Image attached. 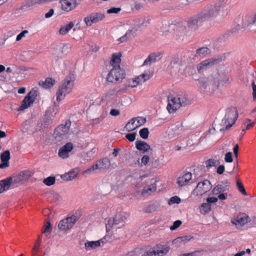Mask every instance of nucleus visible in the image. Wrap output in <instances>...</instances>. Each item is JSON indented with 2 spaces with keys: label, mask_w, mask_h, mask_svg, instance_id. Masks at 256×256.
I'll return each instance as SVG.
<instances>
[{
  "label": "nucleus",
  "mask_w": 256,
  "mask_h": 256,
  "mask_svg": "<svg viewBox=\"0 0 256 256\" xmlns=\"http://www.w3.org/2000/svg\"><path fill=\"white\" fill-rule=\"evenodd\" d=\"M149 160H150V158L148 156H146V155L144 156L141 159V161H142L141 166H142V164L144 166H146Z\"/></svg>",
  "instance_id": "69168bd1"
},
{
  "label": "nucleus",
  "mask_w": 256,
  "mask_h": 256,
  "mask_svg": "<svg viewBox=\"0 0 256 256\" xmlns=\"http://www.w3.org/2000/svg\"><path fill=\"white\" fill-rule=\"evenodd\" d=\"M250 218L245 214H240L232 219V222L237 226H242L248 222Z\"/></svg>",
  "instance_id": "f3484780"
},
{
  "label": "nucleus",
  "mask_w": 256,
  "mask_h": 256,
  "mask_svg": "<svg viewBox=\"0 0 256 256\" xmlns=\"http://www.w3.org/2000/svg\"><path fill=\"white\" fill-rule=\"evenodd\" d=\"M100 170H104L108 168L110 165V161L107 158H104L98 162Z\"/></svg>",
  "instance_id": "c9c22d12"
},
{
  "label": "nucleus",
  "mask_w": 256,
  "mask_h": 256,
  "mask_svg": "<svg viewBox=\"0 0 256 256\" xmlns=\"http://www.w3.org/2000/svg\"><path fill=\"white\" fill-rule=\"evenodd\" d=\"M55 80L50 78H47L44 81H40L39 84L44 88H47L52 87L54 84Z\"/></svg>",
  "instance_id": "c756f323"
},
{
  "label": "nucleus",
  "mask_w": 256,
  "mask_h": 256,
  "mask_svg": "<svg viewBox=\"0 0 256 256\" xmlns=\"http://www.w3.org/2000/svg\"><path fill=\"white\" fill-rule=\"evenodd\" d=\"M28 32L27 30H24L22 31L21 32H20L16 36V40L19 41L22 38L25 36V35L27 34H28Z\"/></svg>",
  "instance_id": "052dcab7"
},
{
  "label": "nucleus",
  "mask_w": 256,
  "mask_h": 256,
  "mask_svg": "<svg viewBox=\"0 0 256 256\" xmlns=\"http://www.w3.org/2000/svg\"><path fill=\"white\" fill-rule=\"evenodd\" d=\"M140 136L143 139H146L148 137L149 130L148 128H144L140 130L139 132Z\"/></svg>",
  "instance_id": "a18cd8bd"
},
{
  "label": "nucleus",
  "mask_w": 256,
  "mask_h": 256,
  "mask_svg": "<svg viewBox=\"0 0 256 256\" xmlns=\"http://www.w3.org/2000/svg\"><path fill=\"white\" fill-rule=\"evenodd\" d=\"M252 96L254 101H256V84L253 80L252 82Z\"/></svg>",
  "instance_id": "4d7b16f0"
},
{
  "label": "nucleus",
  "mask_w": 256,
  "mask_h": 256,
  "mask_svg": "<svg viewBox=\"0 0 256 256\" xmlns=\"http://www.w3.org/2000/svg\"><path fill=\"white\" fill-rule=\"evenodd\" d=\"M192 238V237L190 236H180V238L178 240H180L182 243L184 244L190 241Z\"/></svg>",
  "instance_id": "e2e57ef3"
},
{
  "label": "nucleus",
  "mask_w": 256,
  "mask_h": 256,
  "mask_svg": "<svg viewBox=\"0 0 256 256\" xmlns=\"http://www.w3.org/2000/svg\"><path fill=\"white\" fill-rule=\"evenodd\" d=\"M125 75L124 70L120 68V66H114L108 72L106 78L108 82L116 83L120 80L124 78Z\"/></svg>",
  "instance_id": "6e6552de"
},
{
  "label": "nucleus",
  "mask_w": 256,
  "mask_h": 256,
  "mask_svg": "<svg viewBox=\"0 0 256 256\" xmlns=\"http://www.w3.org/2000/svg\"><path fill=\"white\" fill-rule=\"evenodd\" d=\"M121 54L120 53L114 54L112 55V60L110 64L113 67L114 66H120V63L121 61L120 60Z\"/></svg>",
  "instance_id": "72a5a7b5"
},
{
  "label": "nucleus",
  "mask_w": 256,
  "mask_h": 256,
  "mask_svg": "<svg viewBox=\"0 0 256 256\" xmlns=\"http://www.w3.org/2000/svg\"><path fill=\"white\" fill-rule=\"evenodd\" d=\"M178 100V96H170L168 97V104L166 108L170 113H172L180 108Z\"/></svg>",
  "instance_id": "2eb2a0df"
},
{
  "label": "nucleus",
  "mask_w": 256,
  "mask_h": 256,
  "mask_svg": "<svg viewBox=\"0 0 256 256\" xmlns=\"http://www.w3.org/2000/svg\"><path fill=\"white\" fill-rule=\"evenodd\" d=\"M228 0H216L208 4L202 10L207 20L216 17L223 12L228 6Z\"/></svg>",
  "instance_id": "f257e3e1"
},
{
  "label": "nucleus",
  "mask_w": 256,
  "mask_h": 256,
  "mask_svg": "<svg viewBox=\"0 0 256 256\" xmlns=\"http://www.w3.org/2000/svg\"><path fill=\"white\" fill-rule=\"evenodd\" d=\"M192 179V174L190 172H186L184 174L180 176L177 180V184L180 186H182Z\"/></svg>",
  "instance_id": "a878e982"
},
{
  "label": "nucleus",
  "mask_w": 256,
  "mask_h": 256,
  "mask_svg": "<svg viewBox=\"0 0 256 256\" xmlns=\"http://www.w3.org/2000/svg\"><path fill=\"white\" fill-rule=\"evenodd\" d=\"M72 46L70 44H62L60 47L61 52L66 54L69 52Z\"/></svg>",
  "instance_id": "49530a36"
},
{
  "label": "nucleus",
  "mask_w": 256,
  "mask_h": 256,
  "mask_svg": "<svg viewBox=\"0 0 256 256\" xmlns=\"http://www.w3.org/2000/svg\"><path fill=\"white\" fill-rule=\"evenodd\" d=\"M56 182V178L54 176H48L45 178L43 182L48 186H51L53 185Z\"/></svg>",
  "instance_id": "c03bdc74"
},
{
  "label": "nucleus",
  "mask_w": 256,
  "mask_h": 256,
  "mask_svg": "<svg viewBox=\"0 0 256 256\" xmlns=\"http://www.w3.org/2000/svg\"><path fill=\"white\" fill-rule=\"evenodd\" d=\"M156 252L154 248H150L147 251L144 252L142 250V256H156Z\"/></svg>",
  "instance_id": "09e8293b"
},
{
  "label": "nucleus",
  "mask_w": 256,
  "mask_h": 256,
  "mask_svg": "<svg viewBox=\"0 0 256 256\" xmlns=\"http://www.w3.org/2000/svg\"><path fill=\"white\" fill-rule=\"evenodd\" d=\"M211 210V204L208 203H203L200 208V212L203 214H206Z\"/></svg>",
  "instance_id": "4c0bfd02"
},
{
  "label": "nucleus",
  "mask_w": 256,
  "mask_h": 256,
  "mask_svg": "<svg viewBox=\"0 0 256 256\" xmlns=\"http://www.w3.org/2000/svg\"><path fill=\"white\" fill-rule=\"evenodd\" d=\"M58 104H56L54 103L53 106L50 108L49 110L46 112V114L48 116H51L52 117H54L58 112Z\"/></svg>",
  "instance_id": "58836bf2"
},
{
  "label": "nucleus",
  "mask_w": 256,
  "mask_h": 256,
  "mask_svg": "<svg viewBox=\"0 0 256 256\" xmlns=\"http://www.w3.org/2000/svg\"><path fill=\"white\" fill-rule=\"evenodd\" d=\"M225 56H218L216 57L206 59L198 65L197 70L199 73L202 72L214 64L222 62Z\"/></svg>",
  "instance_id": "423d86ee"
},
{
  "label": "nucleus",
  "mask_w": 256,
  "mask_h": 256,
  "mask_svg": "<svg viewBox=\"0 0 256 256\" xmlns=\"http://www.w3.org/2000/svg\"><path fill=\"white\" fill-rule=\"evenodd\" d=\"M236 185L240 192L244 195H246V191L244 189V186L240 180L236 182Z\"/></svg>",
  "instance_id": "8fccbe9b"
},
{
  "label": "nucleus",
  "mask_w": 256,
  "mask_h": 256,
  "mask_svg": "<svg viewBox=\"0 0 256 256\" xmlns=\"http://www.w3.org/2000/svg\"><path fill=\"white\" fill-rule=\"evenodd\" d=\"M98 169L100 170V168L98 166V162H97L96 164H93L90 168H88V169H87L86 170L84 171V174H88V173L90 172H91L94 171V170H98Z\"/></svg>",
  "instance_id": "603ef678"
},
{
  "label": "nucleus",
  "mask_w": 256,
  "mask_h": 256,
  "mask_svg": "<svg viewBox=\"0 0 256 256\" xmlns=\"http://www.w3.org/2000/svg\"><path fill=\"white\" fill-rule=\"evenodd\" d=\"M136 133H130L126 134V138L130 142H133L136 138Z\"/></svg>",
  "instance_id": "bf43d9fd"
},
{
  "label": "nucleus",
  "mask_w": 256,
  "mask_h": 256,
  "mask_svg": "<svg viewBox=\"0 0 256 256\" xmlns=\"http://www.w3.org/2000/svg\"><path fill=\"white\" fill-rule=\"evenodd\" d=\"M70 122L66 120L64 124H61L56 128L54 132L55 138L60 141L69 132Z\"/></svg>",
  "instance_id": "f8f14e48"
},
{
  "label": "nucleus",
  "mask_w": 256,
  "mask_h": 256,
  "mask_svg": "<svg viewBox=\"0 0 256 256\" xmlns=\"http://www.w3.org/2000/svg\"><path fill=\"white\" fill-rule=\"evenodd\" d=\"M78 220V216L75 215L68 216L59 222L58 226V228L62 231L70 230L73 227Z\"/></svg>",
  "instance_id": "9d476101"
},
{
  "label": "nucleus",
  "mask_w": 256,
  "mask_h": 256,
  "mask_svg": "<svg viewBox=\"0 0 256 256\" xmlns=\"http://www.w3.org/2000/svg\"><path fill=\"white\" fill-rule=\"evenodd\" d=\"M2 162H8L10 159V152L8 150H5L0 156Z\"/></svg>",
  "instance_id": "37998d69"
},
{
  "label": "nucleus",
  "mask_w": 256,
  "mask_h": 256,
  "mask_svg": "<svg viewBox=\"0 0 256 256\" xmlns=\"http://www.w3.org/2000/svg\"><path fill=\"white\" fill-rule=\"evenodd\" d=\"M75 80L74 75L72 74H70L67 76L64 82L62 83L58 90L56 94V100L60 101L66 96L70 93L74 86V81Z\"/></svg>",
  "instance_id": "7ed1b4c3"
},
{
  "label": "nucleus",
  "mask_w": 256,
  "mask_h": 256,
  "mask_svg": "<svg viewBox=\"0 0 256 256\" xmlns=\"http://www.w3.org/2000/svg\"><path fill=\"white\" fill-rule=\"evenodd\" d=\"M42 241V238L41 236H39L38 237V240L36 242V244L34 246V247L32 248V256H36V254L39 246H40V242Z\"/></svg>",
  "instance_id": "79ce46f5"
},
{
  "label": "nucleus",
  "mask_w": 256,
  "mask_h": 256,
  "mask_svg": "<svg viewBox=\"0 0 256 256\" xmlns=\"http://www.w3.org/2000/svg\"><path fill=\"white\" fill-rule=\"evenodd\" d=\"M225 170V167L224 165H220L216 170V172L219 174H222L224 173Z\"/></svg>",
  "instance_id": "338daca9"
},
{
  "label": "nucleus",
  "mask_w": 256,
  "mask_h": 256,
  "mask_svg": "<svg viewBox=\"0 0 256 256\" xmlns=\"http://www.w3.org/2000/svg\"><path fill=\"white\" fill-rule=\"evenodd\" d=\"M238 112L235 107H229L226 110L225 114L220 124V132L228 130L235 124L238 118Z\"/></svg>",
  "instance_id": "f03ea898"
},
{
  "label": "nucleus",
  "mask_w": 256,
  "mask_h": 256,
  "mask_svg": "<svg viewBox=\"0 0 256 256\" xmlns=\"http://www.w3.org/2000/svg\"><path fill=\"white\" fill-rule=\"evenodd\" d=\"M146 122V118L143 117L134 118L126 124L125 128L128 132H131L142 126Z\"/></svg>",
  "instance_id": "ddd939ff"
},
{
  "label": "nucleus",
  "mask_w": 256,
  "mask_h": 256,
  "mask_svg": "<svg viewBox=\"0 0 256 256\" xmlns=\"http://www.w3.org/2000/svg\"><path fill=\"white\" fill-rule=\"evenodd\" d=\"M121 10L120 8H114L112 7L107 10V13L108 14H118Z\"/></svg>",
  "instance_id": "6e6d98bb"
},
{
  "label": "nucleus",
  "mask_w": 256,
  "mask_h": 256,
  "mask_svg": "<svg viewBox=\"0 0 256 256\" xmlns=\"http://www.w3.org/2000/svg\"><path fill=\"white\" fill-rule=\"evenodd\" d=\"M156 185L154 183H151L147 187L144 188L142 191V194H150V193L154 192L156 190Z\"/></svg>",
  "instance_id": "e433bc0d"
},
{
  "label": "nucleus",
  "mask_w": 256,
  "mask_h": 256,
  "mask_svg": "<svg viewBox=\"0 0 256 256\" xmlns=\"http://www.w3.org/2000/svg\"><path fill=\"white\" fill-rule=\"evenodd\" d=\"M226 185H224V184H218L216 186L214 189L212 190V192L214 194H220V192H223L225 190H226L227 188V186H228V182H226Z\"/></svg>",
  "instance_id": "c85d7f7f"
},
{
  "label": "nucleus",
  "mask_w": 256,
  "mask_h": 256,
  "mask_svg": "<svg viewBox=\"0 0 256 256\" xmlns=\"http://www.w3.org/2000/svg\"><path fill=\"white\" fill-rule=\"evenodd\" d=\"M136 147L138 150L142 151L143 152H145L150 149V146L148 144L140 140L136 142Z\"/></svg>",
  "instance_id": "cd10ccee"
},
{
  "label": "nucleus",
  "mask_w": 256,
  "mask_h": 256,
  "mask_svg": "<svg viewBox=\"0 0 256 256\" xmlns=\"http://www.w3.org/2000/svg\"><path fill=\"white\" fill-rule=\"evenodd\" d=\"M102 100L108 103L112 104L116 100V95L114 90H111L103 96Z\"/></svg>",
  "instance_id": "4be33fe9"
},
{
  "label": "nucleus",
  "mask_w": 256,
  "mask_h": 256,
  "mask_svg": "<svg viewBox=\"0 0 256 256\" xmlns=\"http://www.w3.org/2000/svg\"><path fill=\"white\" fill-rule=\"evenodd\" d=\"M106 18L104 12H92L84 18V21L86 24L89 26L93 24L98 23L103 20Z\"/></svg>",
  "instance_id": "9b49d317"
},
{
  "label": "nucleus",
  "mask_w": 256,
  "mask_h": 256,
  "mask_svg": "<svg viewBox=\"0 0 256 256\" xmlns=\"http://www.w3.org/2000/svg\"><path fill=\"white\" fill-rule=\"evenodd\" d=\"M74 26L73 22H71L68 24L62 26L59 30V33L60 34L64 35L66 34Z\"/></svg>",
  "instance_id": "2f4dec72"
},
{
  "label": "nucleus",
  "mask_w": 256,
  "mask_h": 256,
  "mask_svg": "<svg viewBox=\"0 0 256 256\" xmlns=\"http://www.w3.org/2000/svg\"><path fill=\"white\" fill-rule=\"evenodd\" d=\"M138 84V82L136 78H135L134 79H132L129 81V84L126 87L124 88H122L121 90H118V92H122L125 90H126L128 88H134L136 86H137Z\"/></svg>",
  "instance_id": "a19ab883"
},
{
  "label": "nucleus",
  "mask_w": 256,
  "mask_h": 256,
  "mask_svg": "<svg viewBox=\"0 0 256 256\" xmlns=\"http://www.w3.org/2000/svg\"><path fill=\"white\" fill-rule=\"evenodd\" d=\"M38 92L34 89H32L26 96L28 98H30L32 101L34 102L35 98L37 96Z\"/></svg>",
  "instance_id": "de8ad7c7"
},
{
  "label": "nucleus",
  "mask_w": 256,
  "mask_h": 256,
  "mask_svg": "<svg viewBox=\"0 0 256 256\" xmlns=\"http://www.w3.org/2000/svg\"><path fill=\"white\" fill-rule=\"evenodd\" d=\"M181 224H182V222L180 220H176L174 222L172 226L170 227V230H175L178 228L180 226Z\"/></svg>",
  "instance_id": "13d9d810"
},
{
  "label": "nucleus",
  "mask_w": 256,
  "mask_h": 256,
  "mask_svg": "<svg viewBox=\"0 0 256 256\" xmlns=\"http://www.w3.org/2000/svg\"><path fill=\"white\" fill-rule=\"evenodd\" d=\"M200 88L204 90L214 91L218 87V80L212 76L200 80Z\"/></svg>",
  "instance_id": "1a4fd4ad"
},
{
  "label": "nucleus",
  "mask_w": 256,
  "mask_h": 256,
  "mask_svg": "<svg viewBox=\"0 0 256 256\" xmlns=\"http://www.w3.org/2000/svg\"><path fill=\"white\" fill-rule=\"evenodd\" d=\"M206 20H207L201 11L188 21V26L192 30H196L202 22Z\"/></svg>",
  "instance_id": "4468645a"
},
{
  "label": "nucleus",
  "mask_w": 256,
  "mask_h": 256,
  "mask_svg": "<svg viewBox=\"0 0 256 256\" xmlns=\"http://www.w3.org/2000/svg\"><path fill=\"white\" fill-rule=\"evenodd\" d=\"M73 144L71 142H68L63 146L61 147L58 150V156L62 158H66L69 156L70 152L73 149Z\"/></svg>",
  "instance_id": "dca6fc26"
},
{
  "label": "nucleus",
  "mask_w": 256,
  "mask_h": 256,
  "mask_svg": "<svg viewBox=\"0 0 256 256\" xmlns=\"http://www.w3.org/2000/svg\"><path fill=\"white\" fill-rule=\"evenodd\" d=\"M220 164L219 160H215L212 158H210L206 162V168H210L212 166H216Z\"/></svg>",
  "instance_id": "ea45409f"
},
{
  "label": "nucleus",
  "mask_w": 256,
  "mask_h": 256,
  "mask_svg": "<svg viewBox=\"0 0 256 256\" xmlns=\"http://www.w3.org/2000/svg\"><path fill=\"white\" fill-rule=\"evenodd\" d=\"M26 173V172H23L20 173V174L16 176L14 178V182H20L24 181V174Z\"/></svg>",
  "instance_id": "3c124183"
},
{
  "label": "nucleus",
  "mask_w": 256,
  "mask_h": 256,
  "mask_svg": "<svg viewBox=\"0 0 256 256\" xmlns=\"http://www.w3.org/2000/svg\"><path fill=\"white\" fill-rule=\"evenodd\" d=\"M60 3L62 9L66 12L72 10L76 6L74 3L72 2V0H60Z\"/></svg>",
  "instance_id": "5701e85b"
},
{
  "label": "nucleus",
  "mask_w": 256,
  "mask_h": 256,
  "mask_svg": "<svg viewBox=\"0 0 256 256\" xmlns=\"http://www.w3.org/2000/svg\"><path fill=\"white\" fill-rule=\"evenodd\" d=\"M212 188L211 183L210 180H205L202 182H199L196 188L201 194H205L210 190Z\"/></svg>",
  "instance_id": "6ab92c4d"
},
{
  "label": "nucleus",
  "mask_w": 256,
  "mask_h": 256,
  "mask_svg": "<svg viewBox=\"0 0 256 256\" xmlns=\"http://www.w3.org/2000/svg\"><path fill=\"white\" fill-rule=\"evenodd\" d=\"M105 242L106 238H104L96 241H87L84 244L85 248L86 251L91 250L99 247L101 244Z\"/></svg>",
  "instance_id": "a211bd4d"
},
{
  "label": "nucleus",
  "mask_w": 256,
  "mask_h": 256,
  "mask_svg": "<svg viewBox=\"0 0 256 256\" xmlns=\"http://www.w3.org/2000/svg\"><path fill=\"white\" fill-rule=\"evenodd\" d=\"M170 30L175 31V34L178 36H183L186 34V28L182 24L178 23L177 24H170L168 21L163 22L161 30L164 32H169Z\"/></svg>",
  "instance_id": "39448f33"
},
{
  "label": "nucleus",
  "mask_w": 256,
  "mask_h": 256,
  "mask_svg": "<svg viewBox=\"0 0 256 256\" xmlns=\"http://www.w3.org/2000/svg\"><path fill=\"white\" fill-rule=\"evenodd\" d=\"M156 252V256H164L170 250V246L167 244H158L154 248Z\"/></svg>",
  "instance_id": "412c9836"
},
{
  "label": "nucleus",
  "mask_w": 256,
  "mask_h": 256,
  "mask_svg": "<svg viewBox=\"0 0 256 256\" xmlns=\"http://www.w3.org/2000/svg\"><path fill=\"white\" fill-rule=\"evenodd\" d=\"M129 214L125 212H120L116 214L113 218H110L106 224V229L108 230L109 228H114L116 229L120 228L124 226L126 220L128 217Z\"/></svg>",
  "instance_id": "20e7f679"
},
{
  "label": "nucleus",
  "mask_w": 256,
  "mask_h": 256,
  "mask_svg": "<svg viewBox=\"0 0 256 256\" xmlns=\"http://www.w3.org/2000/svg\"><path fill=\"white\" fill-rule=\"evenodd\" d=\"M12 182L11 177L7 178L0 181V194L8 190Z\"/></svg>",
  "instance_id": "393cba45"
},
{
  "label": "nucleus",
  "mask_w": 256,
  "mask_h": 256,
  "mask_svg": "<svg viewBox=\"0 0 256 256\" xmlns=\"http://www.w3.org/2000/svg\"><path fill=\"white\" fill-rule=\"evenodd\" d=\"M180 198L178 196H174L172 197L168 202L169 204H179L180 202Z\"/></svg>",
  "instance_id": "864d4df0"
},
{
  "label": "nucleus",
  "mask_w": 256,
  "mask_h": 256,
  "mask_svg": "<svg viewBox=\"0 0 256 256\" xmlns=\"http://www.w3.org/2000/svg\"><path fill=\"white\" fill-rule=\"evenodd\" d=\"M44 230H42V233H46L50 230L51 228V224L50 222H48L44 226Z\"/></svg>",
  "instance_id": "0e129e2a"
},
{
  "label": "nucleus",
  "mask_w": 256,
  "mask_h": 256,
  "mask_svg": "<svg viewBox=\"0 0 256 256\" xmlns=\"http://www.w3.org/2000/svg\"><path fill=\"white\" fill-rule=\"evenodd\" d=\"M178 102L180 104V106H185L190 104V100L188 98V97L184 95H179L178 96Z\"/></svg>",
  "instance_id": "f704fd0d"
},
{
  "label": "nucleus",
  "mask_w": 256,
  "mask_h": 256,
  "mask_svg": "<svg viewBox=\"0 0 256 256\" xmlns=\"http://www.w3.org/2000/svg\"><path fill=\"white\" fill-rule=\"evenodd\" d=\"M151 74L148 72H144L142 74L136 77L137 82H138V84H142L146 81L148 80L151 78Z\"/></svg>",
  "instance_id": "473e14b6"
},
{
  "label": "nucleus",
  "mask_w": 256,
  "mask_h": 256,
  "mask_svg": "<svg viewBox=\"0 0 256 256\" xmlns=\"http://www.w3.org/2000/svg\"><path fill=\"white\" fill-rule=\"evenodd\" d=\"M162 53L156 52L150 54L148 56L144 61L143 65L150 64L152 62L159 61L161 60Z\"/></svg>",
  "instance_id": "aec40b11"
},
{
  "label": "nucleus",
  "mask_w": 256,
  "mask_h": 256,
  "mask_svg": "<svg viewBox=\"0 0 256 256\" xmlns=\"http://www.w3.org/2000/svg\"><path fill=\"white\" fill-rule=\"evenodd\" d=\"M82 156L84 158V160L86 161L90 160L92 159V152H88L86 153H84L82 155Z\"/></svg>",
  "instance_id": "680f3d73"
},
{
  "label": "nucleus",
  "mask_w": 256,
  "mask_h": 256,
  "mask_svg": "<svg viewBox=\"0 0 256 256\" xmlns=\"http://www.w3.org/2000/svg\"><path fill=\"white\" fill-rule=\"evenodd\" d=\"M148 21L146 20L144 18H138L135 21L134 25L136 28L127 31L126 34L120 38L119 40L121 42L126 41L128 39L134 36L138 28L146 26Z\"/></svg>",
  "instance_id": "0eeeda50"
},
{
  "label": "nucleus",
  "mask_w": 256,
  "mask_h": 256,
  "mask_svg": "<svg viewBox=\"0 0 256 256\" xmlns=\"http://www.w3.org/2000/svg\"><path fill=\"white\" fill-rule=\"evenodd\" d=\"M224 160L226 162H232L233 161L232 152H228L224 156Z\"/></svg>",
  "instance_id": "5fc2aeb1"
},
{
  "label": "nucleus",
  "mask_w": 256,
  "mask_h": 256,
  "mask_svg": "<svg viewBox=\"0 0 256 256\" xmlns=\"http://www.w3.org/2000/svg\"><path fill=\"white\" fill-rule=\"evenodd\" d=\"M34 102L30 98L26 96L22 101L21 106L18 108V110H22L29 107Z\"/></svg>",
  "instance_id": "7c9ffc66"
},
{
  "label": "nucleus",
  "mask_w": 256,
  "mask_h": 256,
  "mask_svg": "<svg viewBox=\"0 0 256 256\" xmlns=\"http://www.w3.org/2000/svg\"><path fill=\"white\" fill-rule=\"evenodd\" d=\"M78 168H75L70 170L68 173L62 175L61 178L66 181L72 180L78 176Z\"/></svg>",
  "instance_id": "b1692460"
},
{
  "label": "nucleus",
  "mask_w": 256,
  "mask_h": 256,
  "mask_svg": "<svg viewBox=\"0 0 256 256\" xmlns=\"http://www.w3.org/2000/svg\"><path fill=\"white\" fill-rule=\"evenodd\" d=\"M54 14V9L50 8L48 10V12L45 14L44 17L46 18H50L52 17L53 16Z\"/></svg>",
  "instance_id": "774afa93"
},
{
  "label": "nucleus",
  "mask_w": 256,
  "mask_h": 256,
  "mask_svg": "<svg viewBox=\"0 0 256 256\" xmlns=\"http://www.w3.org/2000/svg\"><path fill=\"white\" fill-rule=\"evenodd\" d=\"M210 52L211 50L208 48L206 47H202L196 50L194 56L198 58H203L206 56L208 54H210Z\"/></svg>",
  "instance_id": "bb28decb"
}]
</instances>
